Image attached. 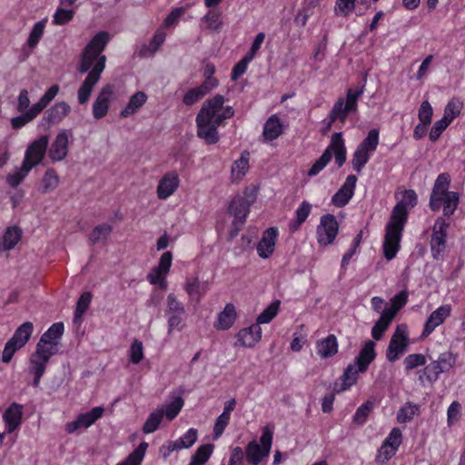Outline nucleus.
<instances>
[{
    "instance_id": "nucleus-58",
    "label": "nucleus",
    "mask_w": 465,
    "mask_h": 465,
    "mask_svg": "<svg viewBox=\"0 0 465 465\" xmlns=\"http://www.w3.org/2000/svg\"><path fill=\"white\" fill-rule=\"evenodd\" d=\"M165 315L167 317L168 334H171L175 330L181 331L184 328V314L174 313Z\"/></svg>"
},
{
    "instance_id": "nucleus-55",
    "label": "nucleus",
    "mask_w": 465,
    "mask_h": 465,
    "mask_svg": "<svg viewBox=\"0 0 465 465\" xmlns=\"http://www.w3.org/2000/svg\"><path fill=\"white\" fill-rule=\"evenodd\" d=\"M312 212V204L303 201L296 210V220L292 223V231L297 230L308 218Z\"/></svg>"
},
{
    "instance_id": "nucleus-57",
    "label": "nucleus",
    "mask_w": 465,
    "mask_h": 465,
    "mask_svg": "<svg viewBox=\"0 0 465 465\" xmlns=\"http://www.w3.org/2000/svg\"><path fill=\"white\" fill-rule=\"evenodd\" d=\"M371 153L357 148L353 153L351 165L358 173L361 172L365 164L370 160Z\"/></svg>"
},
{
    "instance_id": "nucleus-48",
    "label": "nucleus",
    "mask_w": 465,
    "mask_h": 465,
    "mask_svg": "<svg viewBox=\"0 0 465 465\" xmlns=\"http://www.w3.org/2000/svg\"><path fill=\"white\" fill-rule=\"evenodd\" d=\"M213 445L204 444L200 446L193 455L190 465H203L213 452Z\"/></svg>"
},
{
    "instance_id": "nucleus-25",
    "label": "nucleus",
    "mask_w": 465,
    "mask_h": 465,
    "mask_svg": "<svg viewBox=\"0 0 465 465\" xmlns=\"http://www.w3.org/2000/svg\"><path fill=\"white\" fill-rule=\"evenodd\" d=\"M325 150H330V153L334 154L335 163L338 167H341L346 162V148L341 132L332 134L330 145Z\"/></svg>"
},
{
    "instance_id": "nucleus-21",
    "label": "nucleus",
    "mask_w": 465,
    "mask_h": 465,
    "mask_svg": "<svg viewBox=\"0 0 465 465\" xmlns=\"http://www.w3.org/2000/svg\"><path fill=\"white\" fill-rule=\"evenodd\" d=\"M64 324L62 322L54 323L40 338L37 345L51 350L57 353L59 340L64 333Z\"/></svg>"
},
{
    "instance_id": "nucleus-51",
    "label": "nucleus",
    "mask_w": 465,
    "mask_h": 465,
    "mask_svg": "<svg viewBox=\"0 0 465 465\" xmlns=\"http://www.w3.org/2000/svg\"><path fill=\"white\" fill-rule=\"evenodd\" d=\"M163 418V411H159V409L151 412L143 424V431L146 434L154 432L162 422Z\"/></svg>"
},
{
    "instance_id": "nucleus-22",
    "label": "nucleus",
    "mask_w": 465,
    "mask_h": 465,
    "mask_svg": "<svg viewBox=\"0 0 465 465\" xmlns=\"http://www.w3.org/2000/svg\"><path fill=\"white\" fill-rule=\"evenodd\" d=\"M357 177L353 174L347 176L345 183L331 198V203L337 207L345 206L354 194Z\"/></svg>"
},
{
    "instance_id": "nucleus-6",
    "label": "nucleus",
    "mask_w": 465,
    "mask_h": 465,
    "mask_svg": "<svg viewBox=\"0 0 465 465\" xmlns=\"http://www.w3.org/2000/svg\"><path fill=\"white\" fill-rule=\"evenodd\" d=\"M456 363V357L451 351H444L440 353L437 360L426 365L419 376V380L423 382V376L430 383L435 382L440 373L447 372Z\"/></svg>"
},
{
    "instance_id": "nucleus-49",
    "label": "nucleus",
    "mask_w": 465,
    "mask_h": 465,
    "mask_svg": "<svg viewBox=\"0 0 465 465\" xmlns=\"http://www.w3.org/2000/svg\"><path fill=\"white\" fill-rule=\"evenodd\" d=\"M280 302L274 301L268 307H266L257 317L256 323L261 324L269 323L279 312Z\"/></svg>"
},
{
    "instance_id": "nucleus-53",
    "label": "nucleus",
    "mask_w": 465,
    "mask_h": 465,
    "mask_svg": "<svg viewBox=\"0 0 465 465\" xmlns=\"http://www.w3.org/2000/svg\"><path fill=\"white\" fill-rule=\"evenodd\" d=\"M198 431L194 428H190L183 436L177 439L175 441L179 450L189 449L197 440Z\"/></svg>"
},
{
    "instance_id": "nucleus-27",
    "label": "nucleus",
    "mask_w": 465,
    "mask_h": 465,
    "mask_svg": "<svg viewBox=\"0 0 465 465\" xmlns=\"http://www.w3.org/2000/svg\"><path fill=\"white\" fill-rule=\"evenodd\" d=\"M229 213L233 215V223H243L250 213V205L247 204L241 196H235L232 199L229 205Z\"/></svg>"
},
{
    "instance_id": "nucleus-46",
    "label": "nucleus",
    "mask_w": 465,
    "mask_h": 465,
    "mask_svg": "<svg viewBox=\"0 0 465 465\" xmlns=\"http://www.w3.org/2000/svg\"><path fill=\"white\" fill-rule=\"evenodd\" d=\"M184 289L190 299L194 301H199L205 292V289L201 284L198 278H188Z\"/></svg>"
},
{
    "instance_id": "nucleus-17",
    "label": "nucleus",
    "mask_w": 465,
    "mask_h": 465,
    "mask_svg": "<svg viewBox=\"0 0 465 465\" xmlns=\"http://www.w3.org/2000/svg\"><path fill=\"white\" fill-rule=\"evenodd\" d=\"M71 137V131L61 130L58 132L48 150V156L52 162H61L67 156Z\"/></svg>"
},
{
    "instance_id": "nucleus-40",
    "label": "nucleus",
    "mask_w": 465,
    "mask_h": 465,
    "mask_svg": "<svg viewBox=\"0 0 465 465\" xmlns=\"http://www.w3.org/2000/svg\"><path fill=\"white\" fill-rule=\"evenodd\" d=\"M282 132V124L276 115L271 116L263 127V136L266 140L272 141L277 138Z\"/></svg>"
},
{
    "instance_id": "nucleus-4",
    "label": "nucleus",
    "mask_w": 465,
    "mask_h": 465,
    "mask_svg": "<svg viewBox=\"0 0 465 465\" xmlns=\"http://www.w3.org/2000/svg\"><path fill=\"white\" fill-rule=\"evenodd\" d=\"M272 430L268 427L262 429L259 440H252L246 447V459L252 465H259L270 454L272 444Z\"/></svg>"
},
{
    "instance_id": "nucleus-52",
    "label": "nucleus",
    "mask_w": 465,
    "mask_h": 465,
    "mask_svg": "<svg viewBox=\"0 0 465 465\" xmlns=\"http://www.w3.org/2000/svg\"><path fill=\"white\" fill-rule=\"evenodd\" d=\"M21 113V115L11 119V125L14 129L25 126L38 115V113L32 106L26 112Z\"/></svg>"
},
{
    "instance_id": "nucleus-54",
    "label": "nucleus",
    "mask_w": 465,
    "mask_h": 465,
    "mask_svg": "<svg viewBox=\"0 0 465 465\" xmlns=\"http://www.w3.org/2000/svg\"><path fill=\"white\" fill-rule=\"evenodd\" d=\"M112 226L107 223H103L96 226L90 234V241L93 243L105 241L112 232Z\"/></svg>"
},
{
    "instance_id": "nucleus-44",
    "label": "nucleus",
    "mask_w": 465,
    "mask_h": 465,
    "mask_svg": "<svg viewBox=\"0 0 465 465\" xmlns=\"http://www.w3.org/2000/svg\"><path fill=\"white\" fill-rule=\"evenodd\" d=\"M420 406L412 402L405 403L397 412V421L399 423L410 422L418 413Z\"/></svg>"
},
{
    "instance_id": "nucleus-33",
    "label": "nucleus",
    "mask_w": 465,
    "mask_h": 465,
    "mask_svg": "<svg viewBox=\"0 0 465 465\" xmlns=\"http://www.w3.org/2000/svg\"><path fill=\"white\" fill-rule=\"evenodd\" d=\"M316 347L317 352L322 358H331L338 351L337 338L335 335L330 334L323 340L318 341Z\"/></svg>"
},
{
    "instance_id": "nucleus-12",
    "label": "nucleus",
    "mask_w": 465,
    "mask_h": 465,
    "mask_svg": "<svg viewBox=\"0 0 465 465\" xmlns=\"http://www.w3.org/2000/svg\"><path fill=\"white\" fill-rule=\"evenodd\" d=\"M173 254L171 252H163L158 265L153 267L147 275L148 282L153 285H159L163 290L167 289L166 276L172 266Z\"/></svg>"
},
{
    "instance_id": "nucleus-3",
    "label": "nucleus",
    "mask_w": 465,
    "mask_h": 465,
    "mask_svg": "<svg viewBox=\"0 0 465 465\" xmlns=\"http://www.w3.org/2000/svg\"><path fill=\"white\" fill-rule=\"evenodd\" d=\"M450 183V174L440 173L434 183L430 197V209L438 212L442 207L443 215L447 217L454 213L460 203V194L457 192L449 191Z\"/></svg>"
},
{
    "instance_id": "nucleus-37",
    "label": "nucleus",
    "mask_w": 465,
    "mask_h": 465,
    "mask_svg": "<svg viewBox=\"0 0 465 465\" xmlns=\"http://www.w3.org/2000/svg\"><path fill=\"white\" fill-rule=\"evenodd\" d=\"M393 318V313L383 311L379 320L375 322L371 329V335L374 340L380 341L382 338L383 333L390 326Z\"/></svg>"
},
{
    "instance_id": "nucleus-43",
    "label": "nucleus",
    "mask_w": 465,
    "mask_h": 465,
    "mask_svg": "<svg viewBox=\"0 0 465 465\" xmlns=\"http://www.w3.org/2000/svg\"><path fill=\"white\" fill-rule=\"evenodd\" d=\"M147 449L148 443L145 441L141 442L124 460L118 463L117 465H140L145 456Z\"/></svg>"
},
{
    "instance_id": "nucleus-45",
    "label": "nucleus",
    "mask_w": 465,
    "mask_h": 465,
    "mask_svg": "<svg viewBox=\"0 0 465 465\" xmlns=\"http://www.w3.org/2000/svg\"><path fill=\"white\" fill-rule=\"evenodd\" d=\"M353 112L343 101L342 98H340L333 105L329 116L331 117V122H335L337 120L343 123L349 113Z\"/></svg>"
},
{
    "instance_id": "nucleus-60",
    "label": "nucleus",
    "mask_w": 465,
    "mask_h": 465,
    "mask_svg": "<svg viewBox=\"0 0 465 465\" xmlns=\"http://www.w3.org/2000/svg\"><path fill=\"white\" fill-rule=\"evenodd\" d=\"M462 102L460 101V99L452 98L449 101L444 109L443 117H447V120H450V123H451V121L460 114Z\"/></svg>"
},
{
    "instance_id": "nucleus-61",
    "label": "nucleus",
    "mask_w": 465,
    "mask_h": 465,
    "mask_svg": "<svg viewBox=\"0 0 465 465\" xmlns=\"http://www.w3.org/2000/svg\"><path fill=\"white\" fill-rule=\"evenodd\" d=\"M143 345L139 340H134L129 349V360L134 364H138L143 359Z\"/></svg>"
},
{
    "instance_id": "nucleus-5",
    "label": "nucleus",
    "mask_w": 465,
    "mask_h": 465,
    "mask_svg": "<svg viewBox=\"0 0 465 465\" xmlns=\"http://www.w3.org/2000/svg\"><path fill=\"white\" fill-rule=\"evenodd\" d=\"M34 331V325L30 322H24L15 331L12 338L5 343L2 361L8 363L15 351L23 348L30 340Z\"/></svg>"
},
{
    "instance_id": "nucleus-31",
    "label": "nucleus",
    "mask_w": 465,
    "mask_h": 465,
    "mask_svg": "<svg viewBox=\"0 0 465 465\" xmlns=\"http://www.w3.org/2000/svg\"><path fill=\"white\" fill-rule=\"evenodd\" d=\"M235 320V307L232 303H227L223 310L217 315V320L214 323V327L217 330H228L234 324Z\"/></svg>"
},
{
    "instance_id": "nucleus-26",
    "label": "nucleus",
    "mask_w": 465,
    "mask_h": 465,
    "mask_svg": "<svg viewBox=\"0 0 465 465\" xmlns=\"http://www.w3.org/2000/svg\"><path fill=\"white\" fill-rule=\"evenodd\" d=\"M375 357V342L373 341H368L360 351L355 359L354 364L359 367V371L361 372H365L369 365L374 361Z\"/></svg>"
},
{
    "instance_id": "nucleus-41",
    "label": "nucleus",
    "mask_w": 465,
    "mask_h": 465,
    "mask_svg": "<svg viewBox=\"0 0 465 465\" xmlns=\"http://www.w3.org/2000/svg\"><path fill=\"white\" fill-rule=\"evenodd\" d=\"M211 90L209 86L206 84H201L187 91L183 95V102L186 105H193L201 100Z\"/></svg>"
},
{
    "instance_id": "nucleus-7",
    "label": "nucleus",
    "mask_w": 465,
    "mask_h": 465,
    "mask_svg": "<svg viewBox=\"0 0 465 465\" xmlns=\"http://www.w3.org/2000/svg\"><path fill=\"white\" fill-rule=\"evenodd\" d=\"M405 223L391 220L386 225V232L384 236V242L382 244L384 257L391 261L392 260L401 246V234L404 229Z\"/></svg>"
},
{
    "instance_id": "nucleus-1",
    "label": "nucleus",
    "mask_w": 465,
    "mask_h": 465,
    "mask_svg": "<svg viewBox=\"0 0 465 465\" xmlns=\"http://www.w3.org/2000/svg\"><path fill=\"white\" fill-rule=\"evenodd\" d=\"M109 40L110 35L107 32H99L91 39L82 54L78 71L88 74L77 91L80 104H85L89 101L94 87L105 68L106 56L102 54V52Z\"/></svg>"
},
{
    "instance_id": "nucleus-8",
    "label": "nucleus",
    "mask_w": 465,
    "mask_h": 465,
    "mask_svg": "<svg viewBox=\"0 0 465 465\" xmlns=\"http://www.w3.org/2000/svg\"><path fill=\"white\" fill-rule=\"evenodd\" d=\"M54 354V351L36 344L35 352L29 358L28 367L29 373L34 376L33 385L35 387L39 386L40 380L45 372L47 363Z\"/></svg>"
},
{
    "instance_id": "nucleus-56",
    "label": "nucleus",
    "mask_w": 465,
    "mask_h": 465,
    "mask_svg": "<svg viewBox=\"0 0 465 465\" xmlns=\"http://www.w3.org/2000/svg\"><path fill=\"white\" fill-rule=\"evenodd\" d=\"M203 21L206 24V28L219 33L222 29L223 22L221 15L215 11H209L203 18Z\"/></svg>"
},
{
    "instance_id": "nucleus-10",
    "label": "nucleus",
    "mask_w": 465,
    "mask_h": 465,
    "mask_svg": "<svg viewBox=\"0 0 465 465\" xmlns=\"http://www.w3.org/2000/svg\"><path fill=\"white\" fill-rule=\"evenodd\" d=\"M408 343L407 327L405 325H398L386 350L387 361L395 362L399 360L401 355L406 351Z\"/></svg>"
},
{
    "instance_id": "nucleus-35",
    "label": "nucleus",
    "mask_w": 465,
    "mask_h": 465,
    "mask_svg": "<svg viewBox=\"0 0 465 465\" xmlns=\"http://www.w3.org/2000/svg\"><path fill=\"white\" fill-rule=\"evenodd\" d=\"M60 183V177L57 172L53 168H48L41 180L40 191L42 193L54 192Z\"/></svg>"
},
{
    "instance_id": "nucleus-24",
    "label": "nucleus",
    "mask_w": 465,
    "mask_h": 465,
    "mask_svg": "<svg viewBox=\"0 0 465 465\" xmlns=\"http://www.w3.org/2000/svg\"><path fill=\"white\" fill-rule=\"evenodd\" d=\"M278 231L271 227L263 232V235L257 245V252L261 258H268L274 251Z\"/></svg>"
},
{
    "instance_id": "nucleus-20",
    "label": "nucleus",
    "mask_w": 465,
    "mask_h": 465,
    "mask_svg": "<svg viewBox=\"0 0 465 465\" xmlns=\"http://www.w3.org/2000/svg\"><path fill=\"white\" fill-rule=\"evenodd\" d=\"M114 94V86L104 85L93 104V116L95 119L104 117L109 110L110 101Z\"/></svg>"
},
{
    "instance_id": "nucleus-63",
    "label": "nucleus",
    "mask_w": 465,
    "mask_h": 465,
    "mask_svg": "<svg viewBox=\"0 0 465 465\" xmlns=\"http://www.w3.org/2000/svg\"><path fill=\"white\" fill-rule=\"evenodd\" d=\"M167 309L165 314H185V309L183 302H181L173 293H169L167 296Z\"/></svg>"
},
{
    "instance_id": "nucleus-32",
    "label": "nucleus",
    "mask_w": 465,
    "mask_h": 465,
    "mask_svg": "<svg viewBox=\"0 0 465 465\" xmlns=\"http://www.w3.org/2000/svg\"><path fill=\"white\" fill-rule=\"evenodd\" d=\"M147 99L148 96L144 92H136L130 97L127 104L120 112V115L126 118L136 114L145 104Z\"/></svg>"
},
{
    "instance_id": "nucleus-47",
    "label": "nucleus",
    "mask_w": 465,
    "mask_h": 465,
    "mask_svg": "<svg viewBox=\"0 0 465 465\" xmlns=\"http://www.w3.org/2000/svg\"><path fill=\"white\" fill-rule=\"evenodd\" d=\"M379 134L378 129H371L357 148L371 154L376 151L379 144Z\"/></svg>"
},
{
    "instance_id": "nucleus-13",
    "label": "nucleus",
    "mask_w": 465,
    "mask_h": 465,
    "mask_svg": "<svg viewBox=\"0 0 465 465\" xmlns=\"http://www.w3.org/2000/svg\"><path fill=\"white\" fill-rule=\"evenodd\" d=\"M338 232L339 224L336 217L330 213L322 215L316 232L319 244L326 246L332 243Z\"/></svg>"
},
{
    "instance_id": "nucleus-36",
    "label": "nucleus",
    "mask_w": 465,
    "mask_h": 465,
    "mask_svg": "<svg viewBox=\"0 0 465 465\" xmlns=\"http://www.w3.org/2000/svg\"><path fill=\"white\" fill-rule=\"evenodd\" d=\"M70 111L71 107L67 103H56L47 111L48 121L51 124H58L69 114Z\"/></svg>"
},
{
    "instance_id": "nucleus-29",
    "label": "nucleus",
    "mask_w": 465,
    "mask_h": 465,
    "mask_svg": "<svg viewBox=\"0 0 465 465\" xmlns=\"http://www.w3.org/2000/svg\"><path fill=\"white\" fill-rule=\"evenodd\" d=\"M22 230L18 226L7 227L0 242V252L13 250L22 238Z\"/></svg>"
},
{
    "instance_id": "nucleus-11",
    "label": "nucleus",
    "mask_w": 465,
    "mask_h": 465,
    "mask_svg": "<svg viewBox=\"0 0 465 465\" xmlns=\"http://www.w3.org/2000/svg\"><path fill=\"white\" fill-rule=\"evenodd\" d=\"M48 143L49 137L45 134L35 139L27 146L22 163L34 169L43 161Z\"/></svg>"
},
{
    "instance_id": "nucleus-9",
    "label": "nucleus",
    "mask_w": 465,
    "mask_h": 465,
    "mask_svg": "<svg viewBox=\"0 0 465 465\" xmlns=\"http://www.w3.org/2000/svg\"><path fill=\"white\" fill-rule=\"evenodd\" d=\"M104 409L101 406L94 407L87 412L78 414L75 419L65 424L64 430L68 434L81 432L102 418Z\"/></svg>"
},
{
    "instance_id": "nucleus-39",
    "label": "nucleus",
    "mask_w": 465,
    "mask_h": 465,
    "mask_svg": "<svg viewBox=\"0 0 465 465\" xmlns=\"http://www.w3.org/2000/svg\"><path fill=\"white\" fill-rule=\"evenodd\" d=\"M184 405L182 397H174L169 403L161 406L159 411H163V417L165 416L168 420H173L181 411Z\"/></svg>"
},
{
    "instance_id": "nucleus-42",
    "label": "nucleus",
    "mask_w": 465,
    "mask_h": 465,
    "mask_svg": "<svg viewBox=\"0 0 465 465\" xmlns=\"http://www.w3.org/2000/svg\"><path fill=\"white\" fill-rule=\"evenodd\" d=\"M165 38H166L165 32L162 28L158 29L155 32V34H154L153 39L151 40V42L149 43V45L146 46H143L142 48V50H141L142 54L144 56L153 55L155 52L158 51L160 46L163 44Z\"/></svg>"
},
{
    "instance_id": "nucleus-18",
    "label": "nucleus",
    "mask_w": 465,
    "mask_h": 465,
    "mask_svg": "<svg viewBox=\"0 0 465 465\" xmlns=\"http://www.w3.org/2000/svg\"><path fill=\"white\" fill-rule=\"evenodd\" d=\"M417 204V194L410 189L403 192L402 199L392 209L391 219L406 223L408 219V208H413Z\"/></svg>"
},
{
    "instance_id": "nucleus-34",
    "label": "nucleus",
    "mask_w": 465,
    "mask_h": 465,
    "mask_svg": "<svg viewBox=\"0 0 465 465\" xmlns=\"http://www.w3.org/2000/svg\"><path fill=\"white\" fill-rule=\"evenodd\" d=\"M47 22L48 18L45 17L33 25L26 40V45L30 50L33 51L38 45L44 35Z\"/></svg>"
},
{
    "instance_id": "nucleus-28",
    "label": "nucleus",
    "mask_w": 465,
    "mask_h": 465,
    "mask_svg": "<svg viewBox=\"0 0 465 465\" xmlns=\"http://www.w3.org/2000/svg\"><path fill=\"white\" fill-rule=\"evenodd\" d=\"M250 154L248 152L242 153L241 156L236 159L231 168V178L233 183L241 182L249 171Z\"/></svg>"
},
{
    "instance_id": "nucleus-2",
    "label": "nucleus",
    "mask_w": 465,
    "mask_h": 465,
    "mask_svg": "<svg viewBox=\"0 0 465 465\" xmlns=\"http://www.w3.org/2000/svg\"><path fill=\"white\" fill-rule=\"evenodd\" d=\"M233 114V108L225 104V98L223 95L217 94L208 99L203 103L196 117L198 136L208 144L216 143L220 138L217 128Z\"/></svg>"
},
{
    "instance_id": "nucleus-15",
    "label": "nucleus",
    "mask_w": 465,
    "mask_h": 465,
    "mask_svg": "<svg viewBox=\"0 0 465 465\" xmlns=\"http://www.w3.org/2000/svg\"><path fill=\"white\" fill-rule=\"evenodd\" d=\"M24 405L12 402L3 412L2 420L5 430L2 433L11 434L20 429L23 423Z\"/></svg>"
},
{
    "instance_id": "nucleus-19",
    "label": "nucleus",
    "mask_w": 465,
    "mask_h": 465,
    "mask_svg": "<svg viewBox=\"0 0 465 465\" xmlns=\"http://www.w3.org/2000/svg\"><path fill=\"white\" fill-rule=\"evenodd\" d=\"M262 331L259 324L252 323L249 327L241 329L235 335L234 346L253 348L262 340Z\"/></svg>"
},
{
    "instance_id": "nucleus-50",
    "label": "nucleus",
    "mask_w": 465,
    "mask_h": 465,
    "mask_svg": "<svg viewBox=\"0 0 465 465\" xmlns=\"http://www.w3.org/2000/svg\"><path fill=\"white\" fill-rule=\"evenodd\" d=\"M59 86L57 84L52 85L39 101L32 105V107L38 113V114L49 104V103L57 95Z\"/></svg>"
},
{
    "instance_id": "nucleus-14",
    "label": "nucleus",
    "mask_w": 465,
    "mask_h": 465,
    "mask_svg": "<svg viewBox=\"0 0 465 465\" xmlns=\"http://www.w3.org/2000/svg\"><path fill=\"white\" fill-rule=\"evenodd\" d=\"M450 223L442 217H439L433 226V233L430 240V252L434 260H440L446 249L447 229Z\"/></svg>"
},
{
    "instance_id": "nucleus-59",
    "label": "nucleus",
    "mask_w": 465,
    "mask_h": 465,
    "mask_svg": "<svg viewBox=\"0 0 465 465\" xmlns=\"http://www.w3.org/2000/svg\"><path fill=\"white\" fill-rule=\"evenodd\" d=\"M372 409H373V403L370 401H368L365 403H363L362 405H361L357 409V411L353 416L354 423H356L358 425L364 424L365 421L367 420L368 416L371 412Z\"/></svg>"
},
{
    "instance_id": "nucleus-64",
    "label": "nucleus",
    "mask_w": 465,
    "mask_h": 465,
    "mask_svg": "<svg viewBox=\"0 0 465 465\" xmlns=\"http://www.w3.org/2000/svg\"><path fill=\"white\" fill-rule=\"evenodd\" d=\"M426 363V357L421 353H412L406 356L403 360V364L407 371L423 366Z\"/></svg>"
},
{
    "instance_id": "nucleus-16",
    "label": "nucleus",
    "mask_w": 465,
    "mask_h": 465,
    "mask_svg": "<svg viewBox=\"0 0 465 465\" xmlns=\"http://www.w3.org/2000/svg\"><path fill=\"white\" fill-rule=\"evenodd\" d=\"M181 179L176 171L165 173L158 181L156 195L159 200H167L177 191Z\"/></svg>"
},
{
    "instance_id": "nucleus-30",
    "label": "nucleus",
    "mask_w": 465,
    "mask_h": 465,
    "mask_svg": "<svg viewBox=\"0 0 465 465\" xmlns=\"http://www.w3.org/2000/svg\"><path fill=\"white\" fill-rule=\"evenodd\" d=\"M361 372L359 367L355 364H350L344 370L343 374L341 377V384L336 382L333 387V391L339 393L349 389L351 386L355 384L358 381V374Z\"/></svg>"
},
{
    "instance_id": "nucleus-23",
    "label": "nucleus",
    "mask_w": 465,
    "mask_h": 465,
    "mask_svg": "<svg viewBox=\"0 0 465 465\" xmlns=\"http://www.w3.org/2000/svg\"><path fill=\"white\" fill-rule=\"evenodd\" d=\"M450 312L451 307L449 304L441 305L433 311L425 322L422 336L430 335L436 327L443 323L445 319L450 315Z\"/></svg>"
},
{
    "instance_id": "nucleus-38",
    "label": "nucleus",
    "mask_w": 465,
    "mask_h": 465,
    "mask_svg": "<svg viewBox=\"0 0 465 465\" xmlns=\"http://www.w3.org/2000/svg\"><path fill=\"white\" fill-rule=\"evenodd\" d=\"M32 170L33 169H31L30 166H27L22 163L20 167L15 168L6 175L7 184L13 188L17 187L20 183H23V181Z\"/></svg>"
},
{
    "instance_id": "nucleus-62",
    "label": "nucleus",
    "mask_w": 465,
    "mask_h": 465,
    "mask_svg": "<svg viewBox=\"0 0 465 465\" xmlns=\"http://www.w3.org/2000/svg\"><path fill=\"white\" fill-rule=\"evenodd\" d=\"M231 417L220 414L215 420L213 430V440H217L223 434L226 427L229 425Z\"/></svg>"
}]
</instances>
